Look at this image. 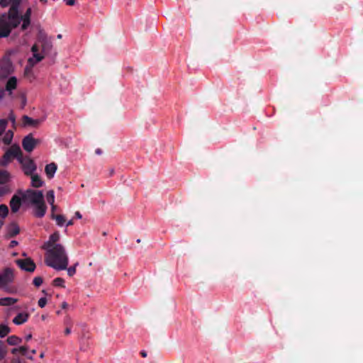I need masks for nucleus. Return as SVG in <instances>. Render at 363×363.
Returning a JSON list of instances; mask_svg holds the SVG:
<instances>
[{"instance_id":"obj_47","label":"nucleus","mask_w":363,"mask_h":363,"mask_svg":"<svg viewBox=\"0 0 363 363\" xmlns=\"http://www.w3.org/2000/svg\"><path fill=\"white\" fill-rule=\"evenodd\" d=\"M67 306H68V305H67V303L66 302H63V303H62V308H66L67 307Z\"/></svg>"},{"instance_id":"obj_21","label":"nucleus","mask_w":363,"mask_h":363,"mask_svg":"<svg viewBox=\"0 0 363 363\" xmlns=\"http://www.w3.org/2000/svg\"><path fill=\"white\" fill-rule=\"evenodd\" d=\"M33 10L31 8L27 9L26 11L24 13L23 16V28L24 30H26L28 26L30 25V18L32 15Z\"/></svg>"},{"instance_id":"obj_22","label":"nucleus","mask_w":363,"mask_h":363,"mask_svg":"<svg viewBox=\"0 0 363 363\" xmlns=\"http://www.w3.org/2000/svg\"><path fill=\"white\" fill-rule=\"evenodd\" d=\"M9 208L5 204H0V220H3L4 222V219L9 215Z\"/></svg>"},{"instance_id":"obj_26","label":"nucleus","mask_w":363,"mask_h":363,"mask_svg":"<svg viewBox=\"0 0 363 363\" xmlns=\"http://www.w3.org/2000/svg\"><path fill=\"white\" fill-rule=\"evenodd\" d=\"M10 333V328L6 323L0 324V336L1 337H5Z\"/></svg>"},{"instance_id":"obj_53","label":"nucleus","mask_w":363,"mask_h":363,"mask_svg":"<svg viewBox=\"0 0 363 363\" xmlns=\"http://www.w3.org/2000/svg\"><path fill=\"white\" fill-rule=\"evenodd\" d=\"M40 358H43V352H41V353H40Z\"/></svg>"},{"instance_id":"obj_51","label":"nucleus","mask_w":363,"mask_h":363,"mask_svg":"<svg viewBox=\"0 0 363 363\" xmlns=\"http://www.w3.org/2000/svg\"><path fill=\"white\" fill-rule=\"evenodd\" d=\"M45 318H46L45 315H43L41 316V319H42L43 320H45Z\"/></svg>"},{"instance_id":"obj_50","label":"nucleus","mask_w":363,"mask_h":363,"mask_svg":"<svg viewBox=\"0 0 363 363\" xmlns=\"http://www.w3.org/2000/svg\"><path fill=\"white\" fill-rule=\"evenodd\" d=\"M4 222L3 220H0V229L4 225Z\"/></svg>"},{"instance_id":"obj_23","label":"nucleus","mask_w":363,"mask_h":363,"mask_svg":"<svg viewBox=\"0 0 363 363\" xmlns=\"http://www.w3.org/2000/svg\"><path fill=\"white\" fill-rule=\"evenodd\" d=\"M51 217L56 220L57 224L60 226L63 225L65 222V218L62 215H55V213H52Z\"/></svg>"},{"instance_id":"obj_44","label":"nucleus","mask_w":363,"mask_h":363,"mask_svg":"<svg viewBox=\"0 0 363 363\" xmlns=\"http://www.w3.org/2000/svg\"><path fill=\"white\" fill-rule=\"evenodd\" d=\"M17 244H18V242H17L16 241L13 240V241H11V247H14V246H16Z\"/></svg>"},{"instance_id":"obj_52","label":"nucleus","mask_w":363,"mask_h":363,"mask_svg":"<svg viewBox=\"0 0 363 363\" xmlns=\"http://www.w3.org/2000/svg\"><path fill=\"white\" fill-rule=\"evenodd\" d=\"M57 37L58 39H60V38H62V35L61 34H58Z\"/></svg>"},{"instance_id":"obj_13","label":"nucleus","mask_w":363,"mask_h":363,"mask_svg":"<svg viewBox=\"0 0 363 363\" xmlns=\"http://www.w3.org/2000/svg\"><path fill=\"white\" fill-rule=\"evenodd\" d=\"M33 213L37 218H42L45 216L47 210L45 201L33 204Z\"/></svg>"},{"instance_id":"obj_17","label":"nucleus","mask_w":363,"mask_h":363,"mask_svg":"<svg viewBox=\"0 0 363 363\" xmlns=\"http://www.w3.org/2000/svg\"><path fill=\"white\" fill-rule=\"evenodd\" d=\"M41 122L42 121L40 119H33L24 115V128L26 127L38 128Z\"/></svg>"},{"instance_id":"obj_34","label":"nucleus","mask_w":363,"mask_h":363,"mask_svg":"<svg viewBox=\"0 0 363 363\" xmlns=\"http://www.w3.org/2000/svg\"><path fill=\"white\" fill-rule=\"evenodd\" d=\"M11 0H0V4L2 6H7Z\"/></svg>"},{"instance_id":"obj_37","label":"nucleus","mask_w":363,"mask_h":363,"mask_svg":"<svg viewBox=\"0 0 363 363\" xmlns=\"http://www.w3.org/2000/svg\"><path fill=\"white\" fill-rule=\"evenodd\" d=\"M68 6H73L75 4V0H64Z\"/></svg>"},{"instance_id":"obj_10","label":"nucleus","mask_w":363,"mask_h":363,"mask_svg":"<svg viewBox=\"0 0 363 363\" xmlns=\"http://www.w3.org/2000/svg\"><path fill=\"white\" fill-rule=\"evenodd\" d=\"M23 204V193L18 191L14 194L10 201V207L12 213L18 212Z\"/></svg>"},{"instance_id":"obj_6","label":"nucleus","mask_w":363,"mask_h":363,"mask_svg":"<svg viewBox=\"0 0 363 363\" xmlns=\"http://www.w3.org/2000/svg\"><path fill=\"white\" fill-rule=\"evenodd\" d=\"M7 342L9 345L13 346L11 352L14 356L18 358L23 354V346L21 345V338L11 335L8 337Z\"/></svg>"},{"instance_id":"obj_16","label":"nucleus","mask_w":363,"mask_h":363,"mask_svg":"<svg viewBox=\"0 0 363 363\" xmlns=\"http://www.w3.org/2000/svg\"><path fill=\"white\" fill-rule=\"evenodd\" d=\"M36 268V264L30 257H26L24 253V271L33 272Z\"/></svg>"},{"instance_id":"obj_24","label":"nucleus","mask_w":363,"mask_h":363,"mask_svg":"<svg viewBox=\"0 0 363 363\" xmlns=\"http://www.w3.org/2000/svg\"><path fill=\"white\" fill-rule=\"evenodd\" d=\"M20 231L18 226L16 224L12 223L9 226L8 233L11 236H14L18 234Z\"/></svg>"},{"instance_id":"obj_36","label":"nucleus","mask_w":363,"mask_h":363,"mask_svg":"<svg viewBox=\"0 0 363 363\" xmlns=\"http://www.w3.org/2000/svg\"><path fill=\"white\" fill-rule=\"evenodd\" d=\"M71 328L72 327L70 325L69 326L68 325V326H67L65 328V335H69L71 333Z\"/></svg>"},{"instance_id":"obj_45","label":"nucleus","mask_w":363,"mask_h":363,"mask_svg":"<svg viewBox=\"0 0 363 363\" xmlns=\"http://www.w3.org/2000/svg\"><path fill=\"white\" fill-rule=\"evenodd\" d=\"M74 224L73 220H70L67 222V226L72 225Z\"/></svg>"},{"instance_id":"obj_11","label":"nucleus","mask_w":363,"mask_h":363,"mask_svg":"<svg viewBox=\"0 0 363 363\" xmlns=\"http://www.w3.org/2000/svg\"><path fill=\"white\" fill-rule=\"evenodd\" d=\"M13 70V65L9 60L0 61V79L8 77Z\"/></svg>"},{"instance_id":"obj_32","label":"nucleus","mask_w":363,"mask_h":363,"mask_svg":"<svg viewBox=\"0 0 363 363\" xmlns=\"http://www.w3.org/2000/svg\"><path fill=\"white\" fill-rule=\"evenodd\" d=\"M38 306L40 307V308H43L45 306L46 303H47V299L45 297H43V298H40L39 300H38Z\"/></svg>"},{"instance_id":"obj_9","label":"nucleus","mask_w":363,"mask_h":363,"mask_svg":"<svg viewBox=\"0 0 363 363\" xmlns=\"http://www.w3.org/2000/svg\"><path fill=\"white\" fill-rule=\"evenodd\" d=\"M9 178V174L6 171L0 172V197L11 191L9 186L6 185Z\"/></svg>"},{"instance_id":"obj_12","label":"nucleus","mask_w":363,"mask_h":363,"mask_svg":"<svg viewBox=\"0 0 363 363\" xmlns=\"http://www.w3.org/2000/svg\"><path fill=\"white\" fill-rule=\"evenodd\" d=\"M37 169V165L34 160L30 157L24 155V174L29 175L35 173Z\"/></svg>"},{"instance_id":"obj_8","label":"nucleus","mask_w":363,"mask_h":363,"mask_svg":"<svg viewBox=\"0 0 363 363\" xmlns=\"http://www.w3.org/2000/svg\"><path fill=\"white\" fill-rule=\"evenodd\" d=\"M6 121L0 120V142L3 141L4 144H9L13 138V132L11 130L5 131Z\"/></svg>"},{"instance_id":"obj_54","label":"nucleus","mask_w":363,"mask_h":363,"mask_svg":"<svg viewBox=\"0 0 363 363\" xmlns=\"http://www.w3.org/2000/svg\"><path fill=\"white\" fill-rule=\"evenodd\" d=\"M40 1L43 2V3H46L47 0H40Z\"/></svg>"},{"instance_id":"obj_49","label":"nucleus","mask_w":363,"mask_h":363,"mask_svg":"<svg viewBox=\"0 0 363 363\" xmlns=\"http://www.w3.org/2000/svg\"><path fill=\"white\" fill-rule=\"evenodd\" d=\"M4 91H0V101L3 98V96H4Z\"/></svg>"},{"instance_id":"obj_19","label":"nucleus","mask_w":363,"mask_h":363,"mask_svg":"<svg viewBox=\"0 0 363 363\" xmlns=\"http://www.w3.org/2000/svg\"><path fill=\"white\" fill-rule=\"evenodd\" d=\"M17 86V79L15 77H11L7 80L6 84V91L10 94H12L13 90L16 89Z\"/></svg>"},{"instance_id":"obj_31","label":"nucleus","mask_w":363,"mask_h":363,"mask_svg":"<svg viewBox=\"0 0 363 363\" xmlns=\"http://www.w3.org/2000/svg\"><path fill=\"white\" fill-rule=\"evenodd\" d=\"M67 274L69 277H72L76 273V266H72L69 268L67 267Z\"/></svg>"},{"instance_id":"obj_27","label":"nucleus","mask_w":363,"mask_h":363,"mask_svg":"<svg viewBox=\"0 0 363 363\" xmlns=\"http://www.w3.org/2000/svg\"><path fill=\"white\" fill-rule=\"evenodd\" d=\"M16 302V299L13 298H0V305L2 306H10Z\"/></svg>"},{"instance_id":"obj_28","label":"nucleus","mask_w":363,"mask_h":363,"mask_svg":"<svg viewBox=\"0 0 363 363\" xmlns=\"http://www.w3.org/2000/svg\"><path fill=\"white\" fill-rule=\"evenodd\" d=\"M52 284L55 286H60V287L65 288V280L61 277L55 278L52 281Z\"/></svg>"},{"instance_id":"obj_40","label":"nucleus","mask_w":363,"mask_h":363,"mask_svg":"<svg viewBox=\"0 0 363 363\" xmlns=\"http://www.w3.org/2000/svg\"><path fill=\"white\" fill-rule=\"evenodd\" d=\"M50 206H51V212L52 214L55 211L57 206L54 203H52V205H50Z\"/></svg>"},{"instance_id":"obj_35","label":"nucleus","mask_w":363,"mask_h":363,"mask_svg":"<svg viewBox=\"0 0 363 363\" xmlns=\"http://www.w3.org/2000/svg\"><path fill=\"white\" fill-rule=\"evenodd\" d=\"M64 323H65V325H66V327H67V326H68V325H69V326L70 325V326L72 327V320H71L70 318H69V317H67V318L65 320Z\"/></svg>"},{"instance_id":"obj_38","label":"nucleus","mask_w":363,"mask_h":363,"mask_svg":"<svg viewBox=\"0 0 363 363\" xmlns=\"http://www.w3.org/2000/svg\"><path fill=\"white\" fill-rule=\"evenodd\" d=\"M74 217L76 218L80 219V218H82V216L79 211H76L75 214H74Z\"/></svg>"},{"instance_id":"obj_18","label":"nucleus","mask_w":363,"mask_h":363,"mask_svg":"<svg viewBox=\"0 0 363 363\" xmlns=\"http://www.w3.org/2000/svg\"><path fill=\"white\" fill-rule=\"evenodd\" d=\"M28 176H30L31 179V186L34 188H39L43 186L44 182L42 180V179L38 174L33 173L29 174Z\"/></svg>"},{"instance_id":"obj_1","label":"nucleus","mask_w":363,"mask_h":363,"mask_svg":"<svg viewBox=\"0 0 363 363\" xmlns=\"http://www.w3.org/2000/svg\"><path fill=\"white\" fill-rule=\"evenodd\" d=\"M33 27L38 30L36 41L31 48L33 57L28 59V64L24 69V79L28 77L30 69L38 62L42 61L46 55L50 54L52 49V42L40 28L38 22H33Z\"/></svg>"},{"instance_id":"obj_30","label":"nucleus","mask_w":363,"mask_h":363,"mask_svg":"<svg viewBox=\"0 0 363 363\" xmlns=\"http://www.w3.org/2000/svg\"><path fill=\"white\" fill-rule=\"evenodd\" d=\"M33 284L39 287L43 284V278L41 277H36L33 279Z\"/></svg>"},{"instance_id":"obj_7","label":"nucleus","mask_w":363,"mask_h":363,"mask_svg":"<svg viewBox=\"0 0 363 363\" xmlns=\"http://www.w3.org/2000/svg\"><path fill=\"white\" fill-rule=\"evenodd\" d=\"M41 143V140L34 138L32 133L24 136V151L31 152L37 146Z\"/></svg>"},{"instance_id":"obj_41","label":"nucleus","mask_w":363,"mask_h":363,"mask_svg":"<svg viewBox=\"0 0 363 363\" xmlns=\"http://www.w3.org/2000/svg\"><path fill=\"white\" fill-rule=\"evenodd\" d=\"M95 153H96V155H101V154H102V150H101V149H100V148H97V149H96V150H95Z\"/></svg>"},{"instance_id":"obj_15","label":"nucleus","mask_w":363,"mask_h":363,"mask_svg":"<svg viewBox=\"0 0 363 363\" xmlns=\"http://www.w3.org/2000/svg\"><path fill=\"white\" fill-rule=\"evenodd\" d=\"M60 236L59 232H55L54 233L50 235L48 240L43 243L41 248H48L55 247V245H62L61 244L58 243L60 240Z\"/></svg>"},{"instance_id":"obj_25","label":"nucleus","mask_w":363,"mask_h":363,"mask_svg":"<svg viewBox=\"0 0 363 363\" xmlns=\"http://www.w3.org/2000/svg\"><path fill=\"white\" fill-rule=\"evenodd\" d=\"M23 350H24V358L26 357L28 359H32L33 357H32L31 354H35V349L30 350L29 347L25 344H24Z\"/></svg>"},{"instance_id":"obj_56","label":"nucleus","mask_w":363,"mask_h":363,"mask_svg":"<svg viewBox=\"0 0 363 363\" xmlns=\"http://www.w3.org/2000/svg\"><path fill=\"white\" fill-rule=\"evenodd\" d=\"M23 104L25 105L26 104V99L24 98V102H23Z\"/></svg>"},{"instance_id":"obj_39","label":"nucleus","mask_w":363,"mask_h":363,"mask_svg":"<svg viewBox=\"0 0 363 363\" xmlns=\"http://www.w3.org/2000/svg\"><path fill=\"white\" fill-rule=\"evenodd\" d=\"M17 264L21 269H23V260H21V259L17 260Z\"/></svg>"},{"instance_id":"obj_46","label":"nucleus","mask_w":363,"mask_h":363,"mask_svg":"<svg viewBox=\"0 0 363 363\" xmlns=\"http://www.w3.org/2000/svg\"><path fill=\"white\" fill-rule=\"evenodd\" d=\"M31 337H32V335H31L30 334V335H26V341L27 342V341L30 340L31 339Z\"/></svg>"},{"instance_id":"obj_3","label":"nucleus","mask_w":363,"mask_h":363,"mask_svg":"<svg viewBox=\"0 0 363 363\" xmlns=\"http://www.w3.org/2000/svg\"><path fill=\"white\" fill-rule=\"evenodd\" d=\"M21 0H14L8 14L0 17V37L7 36L11 30L16 27L21 22V16L19 10Z\"/></svg>"},{"instance_id":"obj_4","label":"nucleus","mask_w":363,"mask_h":363,"mask_svg":"<svg viewBox=\"0 0 363 363\" xmlns=\"http://www.w3.org/2000/svg\"><path fill=\"white\" fill-rule=\"evenodd\" d=\"M16 158L20 163H22V157L21 148L18 145H12L4 154L2 160V164L6 165L9 163L13 159Z\"/></svg>"},{"instance_id":"obj_42","label":"nucleus","mask_w":363,"mask_h":363,"mask_svg":"<svg viewBox=\"0 0 363 363\" xmlns=\"http://www.w3.org/2000/svg\"><path fill=\"white\" fill-rule=\"evenodd\" d=\"M140 355H141L143 357H147V352H146V351H145V350H142V351L140 352Z\"/></svg>"},{"instance_id":"obj_20","label":"nucleus","mask_w":363,"mask_h":363,"mask_svg":"<svg viewBox=\"0 0 363 363\" xmlns=\"http://www.w3.org/2000/svg\"><path fill=\"white\" fill-rule=\"evenodd\" d=\"M57 169V164L51 162L45 166V172L48 179H52Z\"/></svg>"},{"instance_id":"obj_2","label":"nucleus","mask_w":363,"mask_h":363,"mask_svg":"<svg viewBox=\"0 0 363 363\" xmlns=\"http://www.w3.org/2000/svg\"><path fill=\"white\" fill-rule=\"evenodd\" d=\"M42 249L45 251V263L47 266L57 271L67 269L69 259L63 245Z\"/></svg>"},{"instance_id":"obj_14","label":"nucleus","mask_w":363,"mask_h":363,"mask_svg":"<svg viewBox=\"0 0 363 363\" xmlns=\"http://www.w3.org/2000/svg\"><path fill=\"white\" fill-rule=\"evenodd\" d=\"M13 277V271L11 269H6L2 273H0V288L11 282Z\"/></svg>"},{"instance_id":"obj_33","label":"nucleus","mask_w":363,"mask_h":363,"mask_svg":"<svg viewBox=\"0 0 363 363\" xmlns=\"http://www.w3.org/2000/svg\"><path fill=\"white\" fill-rule=\"evenodd\" d=\"M13 322L17 325L21 324L23 323V316L21 314L18 315L13 319Z\"/></svg>"},{"instance_id":"obj_5","label":"nucleus","mask_w":363,"mask_h":363,"mask_svg":"<svg viewBox=\"0 0 363 363\" xmlns=\"http://www.w3.org/2000/svg\"><path fill=\"white\" fill-rule=\"evenodd\" d=\"M43 200H44V196L42 191L30 189L24 191V201H28L33 205L42 201Z\"/></svg>"},{"instance_id":"obj_48","label":"nucleus","mask_w":363,"mask_h":363,"mask_svg":"<svg viewBox=\"0 0 363 363\" xmlns=\"http://www.w3.org/2000/svg\"><path fill=\"white\" fill-rule=\"evenodd\" d=\"M28 317V313L24 312V323L26 322Z\"/></svg>"},{"instance_id":"obj_55","label":"nucleus","mask_w":363,"mask_h":363,"mask_svg":"<svg viewBox=\"0 0 363 363\" xmlns=\"http://www.w3.org/2000/svg\"><path fill=\"white\" fill-rule=\"evenodd\" d=\"M140 242H141L140 239H138V240H137V242H138V243H140Z\"/></svg>"},{"instance_id":"obj_29","label":"nucleus","mask_w":363,"mask_h":363,"mask_svg":"<svg viewBox=\"0 0 363 363\" xmlns=\"http://www.w3.org/2000/svg\"><path fill=\"white\" fill-rule=\"evenodd\" d=\"M46 199H47L48 202L50 205H52V203H54V202H55V194H54V191L52 190H50V191H48L47 192Z\"/></svg>"},{"instance_id":"obj_43","label":"nucleus","mask_w":363,"mask_h":363,"mask_svg":"<svg viewBox=\"0 0 363 363\" xmlns=\"http://www.w3.org/2000/svg\"><path fill=\"white\" fill-rule=\"evenodd\" d=\"M4 355V350L0 347V359L2 358Z\"/></svg>"}]
</instances>
